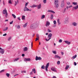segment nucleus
I'll list each match as a JSON object with an SVG mask.
<instances>
[{
	"label": "nucleus",
	"instance_id": "f257e3e1",
	"mask_svg": "<svg viewBox=\"0 0 78 78\" xmlns=\"http://www.w3.org/2000/svg\"><path fill=\"white\" fill-rule=\"evenodd\" d=\"M39 24L36 23H34L31 25L30 26V29L33 30V29H35L36 28H37L39 27Z\"/></svg>",
	"mask_w": 78,
	"mask_h": 78
},
{
	"label": "nucleus",
	"instance_id": "f03ea898",
	"mask_svg": "<svg viewBox=\"0 0 78 78\" xmlns=\"http://www.w3.org/2000/svg\"><path fill=\"white\" fill-rule=\"evenodd\" d=\"M54 5L56 6V8H58L59 6L58 0H55Z\"/></svg>",
	"mask_w": 78,
	"mask_h": 78
},
{
	"label": "nucleus",
	"instance_id": "7ed1b4c3",
	"mask_svg": "<svg viewBox=\"0 0 78 78\" xmlns=\"http://www.w3.org/2000/svg\"><path fill=\"white\" fill-rule=\"evenodd\" d=\"M64 22L65 23H66L67 24V23H69V18L67 17L65 19Z\"/></svg>",
	"mask_w": 78,
	"mask_h": 78
},
{
	"label": "nucleus",
	"instance_id": "20e7f679",
	"mask_svg": "<svg viewBox=\"0 0 78 78\" xmlns=\"http://www.w3.org/2000/svg\"><path fill=\"white\" fill-rule=\"evenodd\" d=\"M0 53L2 55L5 53V50L4 49H2L0 47Z\"/></svg>",
	"mask_w": 78,
	"mask_h": 78
},
{
	"label": "nucleus",
	"instance_id": "39448f33",
	"mask_svg": "<svg viewBox=\"0 0 78 78\" xmlns=\"http://www.w3.org/2000/svg\"><path fill=\"white\" fill-rule=\"evenodd\" d=\"M31 9L30 10V9H28V8H27V7H25L24 9V11H31Z\"/></svg>",
	"mask_w": 78,
	"mask_h": 78
},
{
	"label": "nucleus",
	"instance_id": "423d86ee",
	"mask_svg": "<svg viewBox=\"0 0 78 78\" xmlns=\"http://www.w3.org/2000/svg\"><path fill=\"white\" fill-rule=\"evenodd\" d=\"M49 66V63H48L46 64V66L45 67V70L46 72L48 71V67Z\"/></svg>",
	"mask_w": 78,
	"mask_h": 78
},
{
	"label": "nucleus",
	"instance_id": "0eeeda50",
	"mask_svg": "<svg viewBox=\"0 0 78 78\" xmlns=\"http://www.w3.org/2000/svg\"><path fill=\"white\" fill-rule=\"evenodd\" d=\"M35 60L36 61H37V60H42V58H41V57H38L37 56H36V57Z\"/></svg>",
	"mask_w": 78,
	"mask_h": 78
},
{
	"label": "nucleus",
	"instance_id": "6e6552de",
	"mask_svg": "<svg viewBox=\"0 0 78 78\" xmlns=\"http://www.w3.org/2000/svg\"><path fill=\"white\" fill-rule=\"evenodd\" d=\"M51 69L52 71H54V72H57V71H56V68L55 67H52L51 68Z\"/></svg>",
	"mask_w": 78,
	"mask_h": 78
},
{
	"label": "nucleus",
	"instance_id": "1a4fd4ad",
	"mask_svg": "<svg viewBox=\"0 0 78 78\" xmlns=\"http://www.w3.org/2000/svg\"><path fill=\"white\" fill-rule=\"evenodd\" d=\"M78 9V5H76L75 6H74L72 10H73V11H74L75 9V10H76V9Z\"/></svg>",
	"mask_w": 78,
	"mask_h": 78
},
{
	"label": "nucleus",
	"instance_id": "9d476101",
	"mask_svg": "<svg viewBox=\"0 0 78 78\" xmlns=\"http://www.w3.org/2000/svg\"><path fill=\"white\" fill-rule=\"evenodd\" d=\"M24 61H30L31 59L30 58H24Z\"/></svg>",
	"mask_w": 78,
	"mask_h": 78
},
{
	"label": "nucleus",
	"instance_id": "9b49d317",
	"mask_svg": "<svg viewBox=\"0 0 78 78\" xmlns=\"http://www.w3.org/2000/svg\"><path fill=\"white\" fill-rule=\"evenodd\" d=\"M52 36V34L51 33L49 34L48 35V37L49 39H51V37Z\"/></svg>",
	"mask_w": 78,
	"mask_h": 78
},
{
	"label": "nucleus",
	"instance_id": "f8f14e48",
	"mask_svg": "<svg viewBox=\"0 0 78 78\" xmlns=\"http://www.w3.org/2000/svg\"><path fill=\"white\" fill-rule=\"evenodd\" d=\"M64 5H65V4H64V1H62V4H61V7L62 8H64Z\"/></svg>",
	"mask_w": 78,
	"mask_h": 78
},
{
	"label": "nucleus",
	"instance_id": "ddd939ff",
	"mask_svg": "<svg viewBox=\"0 0 78 78\" xmlns=\"http://www.w3.org/2000/svg\"><path fill=\"white\" fill-rule=\"evenodd\" d=\"M48 12H51V13H52L53 14H55V12L54 11L51 10H48Z\"/></svg>",
	"mask_w": 78,
	"mask_h": 78
},
{
	"label": "nucleus",
	"instance_id": "4468645a",
	"mask_svg": "<svg viewBox=\"0 0 78 78\" xmlns=\"http://www.w3.org/2000/svg\"><path fill=\"white\" fill-rule=\"evenodd\" d=\"M50 24V22L48 21H47L46 22V26L47 27L48 26H49V25Z\"/></svg>",
	"mask_w": 78,
	"mask_h": 78
},
{
	"label": "nucleus",
	"instance_id": "2eb2a0df",
	"mask_svg": "<svg viewBox=\"0 0 78 78\" xmlns=\"http://www.w3.org/2000/svg\"><path fill=\"white\" fill-rule=\"evenodd\" d=\"M37 9H41V4H40L39 5H37Z\"/></svg>",
	"mask_w": 78,
	"mask_h": 78
},
{
	"label": "nucleus",
	"instance_id": "dca6fc26",
	"mask_svg": "<svg viewBox=\"0 0 78 78\" xmlns=\"http://www.w3.org/2000/svg\"><path fill=\"white\" fill-rule=\"evenodd\" d=\"M23 50L24 51H28V48L25 47L24 48Z\"/></svg>",
	"mask_w": 78,
	"mask_h": 78
},
{
	"label": "nucleus",
	"instance_id": "f3484780",
	"mask_svg": "<svg viewBox=\"0 0 78 78\" xmlns=\"http://www.w3.org/2000/svg\"><path fill=\"white\" fill-rule=\"evenodd\" d=\"M65 42L66 44H68V45H70V44L71 42H69V41H65Z\"/></svg>",
	"mask_w": 78,
	"mask_h": 78
},
{
	"label": "nucleus",
	"instance_id": "a211bd4d",
	"mask_svg": "<svg viewBox=\"0 0 78 78\" xmlns=\"http://www.w3.org/2000/svg\"><path fill=\"white\" fill-rule=\"evenodd\" d=\"M22 20H25V16H22L21 18Z\"/></svg>",
	"mask_w": 78,
	"mask_h": 78
},
{
	"label": "nucleus",
	"instance_id": "6ab92c4d",
	"mask_svg": "<svg viewBox=\"0 0 78 78\" xmlns=\"http://www.w3.org/2000/svg\"><path fill=\"white\" fill-rule=\"evenodd\" d=\"M55 58H58V59H60L61 57H60L57 55H56L55 56Z\"/></svg>",
	"mask_w": 78,
	"mask_h": 78
},
{
	"label": "nucleus",
	"instance_id": "aec40b11",
	"mask_svg": "<svg viewBox=\"0 0 78 78\" xmlns=\"http://www.w3.org/2000/svg\"><path fill=\"white\" fill-rule=\"evenodd\" d=\"M3 12L4 14H6V13H8L7 12V11L6 10V9L3 10Z\"/></svg>",
	"mask_w": 78,
	"mask_h": 78
},
{
	"label": "nucleus",
	"instance_id": "412c9836",
	"mask_svg": "<svg viewBox=\"0 0 78 78\" xmlns=\"http://www.w3.org/2000/svg\"><path fill=\"white\" fill-rule=\"evenodd\" d=\"M72 25H73V26H76L78 25V23H76L75 22H73L72 23Z\"/></svg>",
	"mask_w": 78,
	"mask_h": 78
},
{
	"label": "nucleus",
	"instance_id": "4be33fe9",
	"mask_svg": "<svg viewBox=\"0 0 78 78\" xmlns=\"http://www.w3.org/2000/svg\"><path fill=\"white\" fill-rule=\"evenodd\" d=\"M37 5H33L30 6V7L31 8H35L36 7H37Z\"/></svg>",
	"mask_w": 78,
	"mask_h": 78
},
{
	"label": "nucleus",
	"instance_id": "5701e85b",
	"mask_svg": "<svg viewBox=\"0 0 78 78\" xmlns=\"http://www.w3.org/2000/svg\"><path fill=\"white\" fill-rule=\"evenodd\" d=\"M19 59V58H16L13 60V62H16V61H17Z\"/></svg>",
	"mask_w": 78,
	"mask_h": 78
},
{
	"label": "nucleus",
	"instance_id": "b1692460",
	"mask_svg": "<svg viewBox=\"0 0 78 78\" xmlns=\"http://www.w3.org/2000/svg\"><path fill=\"white\" fill-rule=\"evenodd\" d=\"M27 24L28 23H26L23 26V27L24 28H25V27H26L27 26Z\"/></svg>",
	"mask_w": 78,
	"mask_h": 78
},
{
	"label": "nucleus",
	"instance_id": "393cba45",
	"mask_svg": "<svg viewBox=\"0 0 78 78\" xmlns=\"http://www.w3.org/2000/svg\"><path fill=\"white\" fill-rule=\"evenodd\" d=\"M12 38V37H11V36L9 37L7 39L8 41H10L11 40Z\"/></svg>",
	"mask_w": 78,
	"mask_h": 78
},
{
	"label": "nucleus",
	"instance_id": "a878e982",
	"mask_svg": "<svg viewBox=\"0 0 78 78\" xmlns=\"http://www.w3.org/2000/svg\"><path fill=\"white\" fill-rule=\"evenodd\" d=\"M8 27H5V29L3 30V31H7V30H8Z\"/></svg>",
	"mask_w": 78,
	"mask_h": 78
},
{
	"label": "nucleus",
	"instance_id": "bb28decb",
	"mask_svg": "<svg viewBox=\"0 0 78 78\" xmlns=\"http://www.w3.org/2000/svg\"><path fill=\"white\" fill-rule=\"evenodd\" d=\"M73 5H77V2H73L72 3Z\"/></svg>",
	"mask_w": 78,
	"mask_h": 78
},
{
	"label": "nucleus",
	"instance_id": "cd10ccee",
	"mask_svg": "<svg viewBox=\"0 0 78 78\" xmlns=\"http://www.w3.org/2000/svg\"><path fill=\"white\" fill-rule=\"evenodd\" d=\"M53 14H51V15L50 19H53Z\"/></svg>",
	"mask_w": 78,
	"mask_h": 78
},
{
	"label": "nucleus",
	"instance_id": "c85d7f7f",
	"mask_svg": "<svg viewBox=\"0 0 78 78\" xmlns=\"http://www.w3.org/2000/svg\"><path fill=\"white\" fill-rule=\"evenodd\" d=\"M66 8H65L64 9L63 11V14H64V13H65V12H66Z\"/></svg>",
	"mask_w": 78,
	"mask_h": 78
},
{
	"label": "nucleus",
	"instance_id": "c756f323",
	"mask_svg": "<svg viewBox=\"0 0 78 78\" xmlns=\"http://www.w3.org/2000/svg\"><path fill=\"white\" fill-rule=\"evenodd\" d=\"M76 56H77V55H75L73 56L72 57L73 59H75V58H76Z\"/></svg>",
	"mask_w": 78,
	"mask_h": 78
},
{
	"label": "nucleus",
	"instance_id": "7c9ffc66",
	"mask_svg": "<svg viewBox=\"0 0 78 78\" xmlns=\"http://www.w3.org/2000/svg\"><path fill=\"white\" fill-rule=\"evenodd\" d=\"M12 16H13L14 19H16V15H15L14 14H12Z\"/></svg>",
	"mask_w": 78,
	"mask_h": 78
},
{
	"label": "nucleus",
	"instance_id": "2f4dec72",
	"mask_svg": "<svg viewBox=\"0 0 78 78\" xmlns=\"http://www.w3.org/2000/svg\"><path fill=\"white\" fill-rule=\"evenodd\" d=\"M5 69H3L2 70L0 71V73H3V72H5Z\"/></svg>",
	"mask_w": 78,
	"mask_h": 78
},
{
	"label": "nucleus",
	"instance_id": "473e14b6",
	"mask_svg": "<svg viewBox=\"0 0 78 78\" xmlns=\"http://www.w3.org/2000/svg\"><path fill=\"white\" fill-rule=\"evenodd\" d=\"M68 67H69V66L67 65L66 67L65 68L66 70H67L68 69Z\"/></svg>",
	"mask_w": 78,
	"mask_h": 78
},
{
	"label": "nucleus",
	"instance_id": "72a5a7b5",
	"mask_svg": "<svg viewBox=\"0 0 78 78\" xmlns=\"http://www.w3.org/2000/svg\"><path fill=\"white\" fill-rule=\"evenodd\" d=\"M44 18H45V15H42V16L41 17V19H44Z\"/></svg>",
	"mask_w": 78,
	"mask_h": 78
},
{
	"label": "nucleus",
	"instance_id": "f704fd0d",
	"mask_svg": "<svg viewBox=\"0 0 78 78\" xmlns=\"http://www.w3.org/2000/svg\"><path fill=\"white\" fill-rule=\"evenodd\" d=\"M57 22L58 25H60V24H61V23H60V22L59 21V20H57Z\"/></svg>",
	"mask_w": 78,
	"mask_h": 78
},
{
	"label": "nucleus",
	"instance_id": "c9c22d12",
	"mask_svg": "<svg viewBox=\"0 0 78 78\" xmlns=\"http://www.w3.org/2000/svg\"><path fill=\"white\" fill-rule=\"evenodd\" d=\"M41 69H45V66L44 65H43L41 66Z\"/></svg>",
	"mask_w": 78,
	"mask_h": 78
},
{
	"label": "nucleus",
	"instance_id": "e433bc0d",
	"mask_svg": "<svg viewBox=\"0 0 78 78\" xmlns=\"http://www.w3.org/2000/svg\"><path fill=\"white\" fill-rule=\"evenodd\" d=\"M29 3V2H26L25 4V7H27L28 4Z\"/></svg>",
	"mask_w": 78,
	"mask_h": 78
},
{
	"label": "nucleus",
	"instance_id": "4c0bfd02",
	"mask_svg": "<svg viewBox=\"0 0 78 78\" xmlns=\"http://www.w3.org/2000/svg\"><path fill=\"white\" fill-rule=\"evenodd\" d=\"M17 27L18 29H20V26L18 25L17 26Z\"/></svg>",
	"mask_w": 78,
	"mask_h": 78
},
{
	"label": "nucleus",
	"instance_id": "58836bf2",
	"mask_svg": "<svg viewBox=\"0 0 78 78\" xmlns=\"http://www.w3.org/2000/svg\"><path fill=\"white\" fill-rule=\"evenodd\" d=\"M6 75L7 77H9V74L8 73H6Z\"/></svg>",
	"mask_w": 78,
	"mask_h": 78
},
{
	"label": "nucleus",
	"instance_id": "ea45409f",
	"mask_svg": "<svg viewBox=\"0 0 78 78\" xmlns=\"http://www.w3.org/2000/svg\"><path fill=\"white\" fill-rule=\"evenodd\" d=\"M17 5V2L15 1V6H16Z\"/></svg>",
	"mask_w": 78,
	"mask_h": 78
},
{
	"label": "nucleus",
	"instance_id": "a19ab883",
	"mask_svg": "<svg viewBox=\"0 0 78 78\" xmlns=\"http://www.w3.org/2000/svg\"><path fill=\"white\" fill-rule=\"evenodd\" d=\"M36 37L37 38H39V34H37L36 35Z\"/></svg>",
	"mask_w": 78,
	"mask_h": 78
},
{
	"label": "nucleus",
	"instance_id": "79ce46f5",
	"mask_svg": "<svg viewBox=\"0 0 78 78\" xmlns=\"http://www.w3.org/2000/svg\"><path fill=\"white\" fill-rule=\"evenodd\" d=\"M53 23L54 24L56 25V20L54 21Z\"/></svg>",
	"mask_w": 78,
	"mask_h": 78
},
{
	"label": "nucleus",
	"instance_id": "37998d69",
	"mask_svg": "<svg viewBox=\"0 0 78 78\" xmlns=\"http://www.w3.org/2000/svg\"><path fill=\"white\" fill-rule=\"evenodd\" d=\"M43 2L45 4V3H47V0H43Z\"/></svg>",
	"mask_w": 78,
	"mask_h": 78
},
{
	"label": "nucleus",
	"instance_id": "c03bdc74",
	"mask_svg": "<svg viewBox=\"0 0 78 78\" xmlns=\"http://www.w3.org/2000/svg\"><path fill=\"white\" fill-rule=\"evenodd\" d=\"M60 61H58L57 62V64L58 65H59V64H60Z\"/></svg>",
	"mask_w": 78,
	"mask_h": 78
},
{
	"label": "nucleus",
	"instance_id": "a18cd8bd",
	"mask_svg": "<svg viewBox=\"0 0 78 78\" xmlns=\"http://www.w3.org/2000/svg\"><path fill=\"white\" fill-rule=\"evenodd\" d=\"M52 52L53 53L55 54V55L56 54V51H52Z\"/></svg>",
	"mask_w": 78,
	"mask_h": 78
},
{
	"label": "nucleus",
	"instance_id": "49530a36",
	"mask_svg": "<svg viewBox=\"0 0 78 78\" xmlns=\"http://www.w3.org/2000/svg\"><path fill=\"white\" fill-rule=\"evenodd\" d=\"M58 42H59L60 43H61V42H62V40H61V39H60V40H59Z\"/></svg>",
	"mask_w": 78,
	"mask_h": 78
},
{
	"label": "nucleus",
	"instance_id": "de8ad7c7",
	"mask_svg": "<svg viewBox=\"0 0 78 78\" xmlns=\"http://www.w3.org/2000/svg\"><path fill=\"white\" fill-rule=\"evenodd\" d=\"M48 32H49V33H50V32H51V30H50V29H48Z\"/></svg>",
	"mask_w": 78,
	"mask_h": 78
},
{
	"label": "nucleus",
	"instance_id": "09e8293b",
	"mask_svg": "<svg viewBox=\"0 0 78 78\" xmlns=\"http://www.w3.org/2000/svg\"><path fill=\"white\" fill-rule=\"evenodd\" d=\"M5 16L6 18H7V17H8V13H5Z\"/></svg>",
	"mask_w": 78,
	"mask_h": 78
},
{
	"label": "nucleus",
	"instance_id": "8fccbe9b",
	"mask_svg": "<svg viewBox=\"0 0 78 78\" xmlns=\"http://www.w3.org/2000/svg\"><path fill=\"white\" fill-rule=\"evenodd\" d=\"M9 3L10 4H11V3H12V2H11V0H9Z\"/></svg>",
	"mask_w": 78,
	"mask_h": 78
},
{
	"label": "nucleus",
	"instance_id": "3c124183",
	"mask_svg": "<svg viewBox=\"0 0 78 78\" xmlns=\"http://www.w3.org/2000/svg\"><path fill=\"white\" fill-rule=\"evenodd\" d=\"M67 5H69L70 4V2H67Z\"/></svg>",
	"mask_w": 78,
	"mask_h": 78
},
{
	"label": "nucleus",
	"instance_id": "603ef678",
	"mask_svg": "<svg viewBox=\"0 0 78 78\" xmlns=\"http://www.w3.org/2000/svg\"><path fill=\"white\" fill-rule=\"evenodd\" d=\"M12 23H13V21H12V22L10 23V25H11V24H12Z\"/></svg>",
	"mask_w": 78,
	"mask_h": 78
},
{
	"label": "nucleus",
	"instance_id": "864d4df0",
	"mask_svg": "<svg viewBox=\"0 0 78 78\" xmlns=\"http://www.w3.org/2000/svg\"><path fill=\"white\" fill-rule=\"evenodd\" d=\"M22 73H26V71H21Z\"/></svg>",
	"mask_w": 78,
	"mask_h": 78
},
{
	"label": "nucleus",
	"instance_id": "5fc2aeb1",
	"mask_svg": "<svg viewBox=\"0 0 78 78\" xmlns=\"http://www.w3.org/2000/svg\"><path fill=\"white\" fill-rule=\"evenodd\" d=\"M7 35V34H4L3 35V36H6Z\"/></svg>",
	"mask_w": 78,
	"mask_h": 78
},
{
	"label": "nucleus",
	"instance_id": "6e6d98bb",
	"mask_svg": "<svg viewBox=\"0 0 78 78\" xmlns=\"http://www.w3.org/2000/svg\"><path fill=\"white\" fill-rule=\"evenodd\" d=\"M35 70H36V69H35V68L33 69H32V71H33V72H34V71H35Z\"/></svg>",
	"mask_w": 78,
	"mask_h": 78
},
{
	"label": "nucleus",
	"instance_id": "4d7b16f0",
	"mask_svg": "<svg viewBox=\"0 0 78 78\" xmlns=\"http://www.w3.org/2000/svg\"><path fill=\"white\" fill-rule=\"evenodd\" d=\"M56 24H54L53 26H52V27H56Z\"/></svg>",
	"mask_w": 78,
	"mask_h": 78
},
{
	"label": "nucleus",
	"instance_id": "13d9d810",
	"mask_svg": "<svg viewBox=\"0 0 78 78\" xmlns=\"http://www.w3.org/2000/svg\"><path fill=\"white\" fill-rule=\"evenodd\" d=\"M50 39V38H49V39H45V40H46V41H49Z\"/></svg>",
	"mask_w": 78,
	"mask_h": 78
},
{
	"label": "nucleus",
	"instance_id": "bf43d9fd",
	"mask_svg": "<svg viewBox=\"0 0 78 78\" xmlns=\"http://www.w3.org/2000/svg\"><path fill=\"white\" fill-rule=\"evenodd\" d=\"M74 66H76V62H74Z\"/></svg>",
	"mask_w": 78,
	"mask_h": 78
},
{
	"label": "nucleus",
	"instance_id": "052dcab7",
	"mask_svg": "<svg viewBox=\"0 0 78 78\" xmlns=\"http://www.w3.org/2000/svg\"><path fill=\"white\" fill-rule=\"evenodd\" d=\"M17 19L18 20H20V17H18Z\"/></svg>",
	"mask_w": 78,
	"mask_h": 78
},
{
	"label": "nucleus",
	"instance_id": "680f3d73",
	"mask_svg": "<svg viewBox=\"0 0 78 78\" xmlns=\"http://www.w3.org/2000/svg\"><path fill=\"white\" fill-rule=\"evenodd\" d=\"M30 75H33V72H31L30 73Z\"/></svg>",
	"mask_w": 78,
	"mask_h": 78
},
{
	"label": "nucleus",
	"instance_id": "e2e57ef3",
	"mask_svg": "<svg viewBox=\"0 0 78 78\" xmlns=\"http://www.w3.org/2000/svg\"><path fill=\"white\" fill-rule=\"evenodd\" d=\"M22 56H23H23H25V54H23L22 55Z\"/></svg>",
	"mask_w": 78,
	"mask_h": 78
},
{
	"label": "nucleus",
	"instance_id": "0e129e2a",
	"mask_svg": "<svg viewBox=\"0 0 78 78\" xmlns=\"http://www.w3.org/2000/svg\"><path fill=\"white\" fill-rule=\"evenodd\" d=\"M37 40H39V39H38V38H37L36 39L35 41H37Z\"/></svg>",
	"mask_w": 78,
	"mask_h": 78
},
{
	"label": "nucleus",
	"instance_id": "69168bd1",
	"mask_svg": "<svg viewBox=\"0 0 78 78\" xmlns=\"http://www.w3.org/2000/svg\"><path fill=\"white\" fill-rule=\"evenodd\" d=\"M61 53L62 55H64V52H61Z\"/></svg>",
	"mask_w": 78,
	"mask_h": 78
},
{
	"label": "nucleus",
	"instance_id": "338daca9",
	"mask_svg": "<svg viewBox=\"0 0 78 78\" xmlns=\"http://www.w3.org/2000/svg\"><path fill=\"white\" fill-rule=\"evenodd\" d=\"M52 78H57V77L55 76H54Z\"/></svg>",
	"mask_w": 78,
	"mask_h": 78
},
{
	"label": "nucleus",
	"instance_id": "774afa93",
	"mask_svg": "<svg viewBox=\"0 0 78 78\" xmlns=\"http://www.w3.org/2000/svg\"><path fill=\"white\" fill-rule=\"evenodd\" d=\"M8 20H5V22H8Z\"/></svg>",
	"mask_w": 78,
	"mask_h": 78
}]
</instances>
